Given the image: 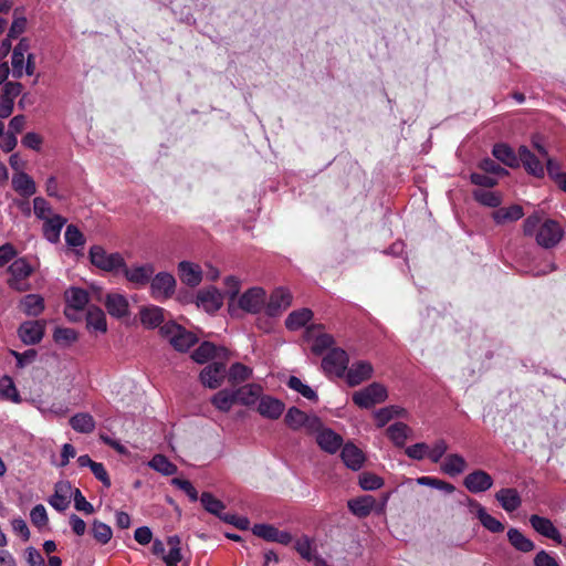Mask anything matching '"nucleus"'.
Segmentation results:
<instances>
[{"label":"nucleus","mask_w":566,"mask_h":566,"mask_svg":"<svg viewBox=\"0 0 566 566\" xmlns=\"http://www.w3.org/2000/svg\"><path fill=\"white\" fill-rule=\"evenodd\" d=\"M200 502L203 509L210 514H213L219 518L222 516L226 505L210 492H202L200 495Z\"/></svg>","instance_id":"48"},{"label":"nucleus","mask_w":566,"mask_h":566,"mask_svg":"<svg viewBox=\"0 0 566 566\" xmlns=\"http://www.w3.org/2000/svg\"><path fill=\"white\" fill-rule=\"evenodd\" d=\"M23 313L28 316H39L44 311V298L39 294H28L20 303Z\"/></svg>","instance_id":"38"},{"label":"nucleus","mask_w":566,"mask_h":566,"mask_svg":"<svg viewBox=\"0 0 566 566\" xmlns=\"http://www.w3.org/2000/svg\"><path fill=\"white\" fill-rule=\"evenodd\" d=\"M522 163L525 170L537 178L544 177V167L541 160L526 147L518 148V164Z\"/></svg>","instance_id":"20"},{"label":"nucleus","mask_w":566,"mask_h":566,"mask_svg":"<svg viewBox=\"0 0 566 566\" xmlns=\"http://www.w3.org/2000/svg\"><path fill=\"white\" fill-rule=\"evenodd\" d=\"M122 273L130 283L136 285H146L150 282L151 276L155 273V268L150 263L128 268L125 263V268H123Z\"/></svg>","instance_id":"17"},{"label":"nucleus","mask_w":566,"mask_h":566,"mask_svg":"<svg viewBox=\"0 0 566 566\" xmlns=\"http://www.w3.org/2000/svg\"><path fill=\"white\" fill-rule=\"evenodd\" d=\"M523 216V208L520 205H512L507 208H499L492 212V218L497 224L517 221Z\"/></svg>","instance_id":"36"},{"label":"nucleus","mask_w":566,"mask_h":566,"mask_svg":"<svg viewBox=\"0 0 566 566\" xmlns=\"http://www.w3.org/2000/svg\"><path fill=\"white\" fill-rule=\"evenodd\" d=\"M340 458L345 465L354 471L359 470L365 461L364 453L353 443H346L340 452Z\"/></svg>","instance_id":"29"},{"label":"nucleus","mask_w":566,"mask_h":566,"mask_svg":"<svg viewBox=\"0 0 566 566\" xmlns=\"http://www.w3.org/2000/svg\"><path fill=\"white\" fill-rule=\"evenodd\" d=\"M266 293L262 287H251L247 290L238 300V307L250 314H259L265 310Z\"/></svg>","instance_id":"7"},{"label":"nucleus","mask_w":566,"mask_h":566,"mask_svg":"<svg viewBox=\"0 0 566 566\" xmlns=\"http://www.w3.org/2000/svg\"><path fill=\"white\" fill-rule=\"evenodd\" d=\"M197 304L209 313L217 312L223 304V295L216 287L201 290L197 295Z\"/></svg>","instance_id":"18"},{"label":"nucleus","mask_w":566,"mask_h":566,"mask_svg":"<svg viewBox=\"0 0 566 566\" xmlns=\"http://www.w3.org/2000/svg\"><path fill=\"white\" fill-rule=\"evenodd\" d=\"M224 285L227 287L226 294L229 297V311H230L231 315L233 316L235 308L232 307V303L235 301L237 296L239 295L241 283L238 277L230 275V276L226 277Z\"/></svg>","instance_id":"54"},{"label":"nucleus","mask_w":566,"mask_h":566,"mask_svg":"<svg viewBox=\"0 0 566 566\" xmlns=\"http://www.w3.org/2000/svg\"><path fill=\"white\" fill-rule=\"evenodd\" d=\"M148 464L153 470H155L164 475H172L178 470L177 465L175 463H172L164 454H155Z\"/></svg>","instance_id":"47"},{"label":"nucleus","mask_w":566,"mask_h":566,"mask_svg":"<svg viewBox=\"0 0 566 566\" xmlns=\"http://www.w3.org/2000/svg\"><path fill=\"white\" fill-rule=\"evenodd\" d=\"M359 485L363 490H377L380 489L384 485V480L370 472H363L359 475Z\"/></svg>","instance_id":"58"},{"label":"nucleus","mask_w":566,"mask_h":566,"mask_svg":"<svg viewBox=\"0 0 566 566\" xmlns=\"http://www.w3.org/2000/svg\"><path fill=\"white\" fill-rule=\"evenodd\" d=\"M66 308L65 315L73 319L70 310L83 311L90 302V296L86 290L81 287H71L65 292Z\"/></svg>","instance_id":"19"},{"label":"nucleus","mask_w":566,"mask_h":566,"mask_svg":"<svg viewBox=\"0 0 566 566\" xmlns=\"http://www.w3.org/2000/svg\"><path fill=\"white\" fill-rule=\"evenodd\" d=\"M564 234L565 230L558 221L545 219L536 233L535 241L544 249H553L562 241Z\"/></svg>","instance_id":"4"},{"label":"nucleus","mask_w":566,"mask_h":566,"mask_svg":"<svg viewBox=\"0 0 566 566\" xmlns=\"http://www.w3.org/2000/svg\"><path fill=\"white\" fill-rule=\"evenodd\" d=\"M198 343V337L187 331L184 326L181 327L180 333H178L174 339H171V346L180 353L187 352L189 348H191L193 345Z\"/></svg>","instance_id":"41"},{"label":"nucleus","mask_w":566,"mask_h":566,"mask_svg":"<svg viewBox=\"0 0 566 566\" xmlns=\"http://www.w3.org/2000/svg\"><path fill=\"white\" fill-rule=\"evenodd\" d=\"M88 256L94 266L105 272H118L125 268V260L120 253H107L101 245L91 247Z\"/></svg>","instance_id":"1"},{"label":"nucleus","mask_w":566,"mask_h":566,"mask_svg":"<svg viewBox=\"0 0 566 566\" xmlns=\"http://www.w3.org/2000/svg\"><path fill=\"white\" fill-rule=\"evenodd\" d=\"M45 332V324L42 321L24 322L18 328V335L23 344L36 345L39 344Z\"/></svg>","instance_id":"14"},{"label":"nucleus","mask_w":566,"mask_h":566,"mask_svg":"<svg viewBox=\"0 0 566 566\" xmlns=\"http://www.w3.org/2000/svg\"><path fill=\"white\" fill-rule=\"evenodd\" d=\"M313 317V312L310 308H301L293 311L285 319V326L290 331H297L304 327Z\"/></svg>","instance_id":"40"},{"label":"nucleus","mask_w":566,"mask_h":566,"mask_svg":"<svg viewBox=\"0 0 566 566\" xmlns=\"http://www.w3.org/2000/svg\"><path fill=\"white\" fill-rule=\"evenodd\" d=\"M227 376L226 364L222 361H213L208 364L199 375L203 386L216 389L220 387Z\"/></svg>","instance_id":"12"},{"label":"nucleus","mask_w":566,"mask_h":566,"mask_svg":"<svg viewBox=\"0 0 566 566\" xmlns=\"http://www.w3.org/2000/svg\"><path fill=\"white\" fill-rule=\"evenodd\" d=\"M12 188L23 197H30L36 191L34 180L23 171H18L13 175Z\"/></svg>","instance_id":"32"},{"label":"nucleus","mask_w":566,"mask_h":566,"mask_svg":"<svg viewBox=\"0 0 566 566\" xmlns=\"http://www.w3.org/2000/svg\"><path fill=\"white\" fill-rule=\"evenodd\" d=\"M294 548L305 560L311 562L314 558L313 542L307 535L297 538Z\"/></svg>","instance_id":"57"},{"label":"nucleus","mask_w":566,"mask_h":566,"mask_svg":"<svg viewBox=\"0 0 566 566\" xmlns=\"http://www.w3.org/2000/svg\"><path fill=\"white\" fill-rule=\"evenodd\" d=\"M164 312V308L156 305L144 306L139 312L140 322L147 328L159 327L165 321Z\"/></svg>","instance_id":"30"},{"label":"nucleus","mask_w":566,"mask_h":566,"mask_svg":"<svg viewBox=\"0 0 566 566\" xmlns=\"http://www.w3.org/2000/svg\"><path fill=\"white\" fill-rule=\"evenodd\" d=\"M65 242L73 248L83 247L85 244L84 234L74 224H69L65 230Z\"/></svg>","instance_id":"55"},{"label":"nucleus","mask_w":566,"mask_h":566,"mask_svg":"<svg viewBox=\"0 0 566 566\" xmlns=\"http://www.w3.org/2000/svg\"><path fill=\"white\" fill-rule=\"evenodd\" d=\"M511 546L521 553H531L535 549V543L526 537L518 528L510 527L506 533Z\"/></svg>","instance_id":"28"},{"label":"nucleus","mask_w":566,"mask_h":566,"mask_svg":"<svg viewBox=\"0 0 566 566\" xmlns=\"http://www.w3.org/2000/svg\"><path fill=\"white\" fill-rule=\"evenodd\" d=\"M468 463L465 459L458 453L448 454L441 464V471L450 476H455L465 471Z\"/></svg>","instance_id":"35"},{"label":"nucleus","mask_w":566,"mask_h":566,"mask_svg":"<svg viewBox=\"0 0 566 566\" xmlns=\"http://www.w3.org/2000/svg\"><path fill=\"white\" fill-rule=\"evenodd\" d=\"M494 496L501 507L509 513L516 511L522 505V497L514 488H503Z\"/></svg>","instance_id":"22"},{"label":"nucleus","mask_w":566,"mask_h":566,"mask_svg":"<svg viewBox=\"0 0 566 566\" xmlns=\"http://www.w3.org/2000/svg\"><path fill=\"white\" fill-rule=\"evenodd\" d=\"M105 307L108 314L116 318H122L129 314L128 301L122 294H107L105 300Z\"/></svg>","instance_id":"25"},{"label":"nucleus","mask_w":566,"mask_h":566,"mask_svg":"<svg viewBox=\"0 0 566 566\" xmlns=\"http://www.w3.org/2000/svg\"><path fill=\"white\" fill-rule=\"evenodd\" d=\"M277 528L271 524H254L252 527L253 535L266 541L273 542L276 536Z\"/></svg>","instance_id":"59"},{"label":"nucleus","mask_w":566,"mask_h":566,"mask_svg":"<svg viewBox=\"0 0 566 566\" xmlns=\"http://www.w3.org/2000/svg\"><path fill=\"white\" fill-rule=\"evenodd\" d=\"M70 426L77 432L91 433L95 429V420L90 413L80 412L71 417Z\"/></svg>","instance_id":"42"},{"label":"nucleus","mask_w":566,"mask_h":566,"mask_svg":"<svg viewBox=\"0 0 566 566\" xmlns=\"http://www.w3.org/2000/svg\"><path fill=\"white\" fill-rule=\"evenodd\" d=\"M43 235L51 243L60 241L61 230L66 223V218L60 214H52L51 218L43 220Z\"/></svg>","instance_id":"27"},{"label":"nucleus","mask_w":566,"mask_h":566,"mask_svg":"<svg viewBox=\"0 0 566 566\" xmlns=\"http://www.w3.org/2000/svg\"><path fill=\"white\" fill-rule=\"evenodd\" d=\"M530 524L534 531L542 536L547 537L557 544L563 543L559 531L549 518L533 514L530 516Z\"/></svg>","instance_id":"16"},{"label":"nucleus","mask_w":566,"mask_h":566,"mask_svg":"<svg viewBox=\"0 0 566 566\" xmlns=\"http://www.w3.org/2000/svg\"><path fill=\"white\" fill-rule=\"evenodd\" d=\"M478 167L485 174H489V175H495V176H501V175H507L509 171L501 167L495 160L491 159V158H484L482 159Z\"/></svg>","instance_id":"61"},{"label":"nucleus","mask_w":566,"mask_h":566,"mask_svg":"<svg viewBox=\"0 0 566 566\" xmlns=\"http://www.w3.org/2000/svg\"><path fill=\"white\" fill-rule=\"evenodd\" d=\"M285 409V405L280 399L271 396H262L258 406V412L268 419H279Z\"/></svg>","instance_id":"21"},{"label":"nucleus","mask_w":566,"mask_h":566,"mask_svg":"<svg viewBox=\"0 0 566 566\" xmlns=\"http://www.w3.org/2000/svg\"><path fill=\"white\" fill-rule=\"evenodd\" d=\"M468 506L471 513L475 514V517L480 521L481 525L491 533H502L505 530V525L490 515L485 507L480 504L476 500L468 497Z\"/></svg>","instance_id":"9"},{"label":"nucleus","mask_w":566,"mask_h":566,"mask_svg":"<svg viewBox=\"0 0 566 566\" xmlns=\"http://www.w3.org/2000/svg\"><path fill=\"white\" fill-rule=\"evenodd\" d=\"M306 415L297 407H291L285 415L284 422L292 430H298L303 428Z\"/></svg>","instance_id":"52"},{"label":"nucleus","mask_w":566,"mask_h":566,"mask_svg":"<svg viewBox=\"0 0 566 566\" xmlns=\"http://www.w3.org/2000/svg\"><path fill=\"white\" fill-rule=\"evenodd\" d=\"M73 488L69 481H59L54 485V493L48 500L49 504L57 512L65 511L71 503Z\"/></svg>","instance_id":"15"},{"label":"nucleus","mask_w":566,"mask_h":566,"mask_svg":"<svg viewBox=\"0 0 566 566\" xmlns=\"http://www.w3.org/2000/svg\"><path fill=\"white\" fill-rule=\"evenodd\" d=\"M349 364L346 350L339 347L332 348L322 360V368L327 375L343 378Z\"/></svg>","instance_id":"5"},{"label":"nucleus","mask_w":566,"mask_h":566,"mask_svg":"<svg viewBox=\"0 0 566 566\" xmlns=\"http://www.w3.org/2000/svg\"><path fill=\"white\" fill-rule=\"evenodd\" d=\"M492 155L510 168L518 167V154L516 155L507 144L499 143L493 146Z\"/></svg>","instance_id":"34"},{"label":"nucleus","mask_w":566,"mask_h":566,"mask_svg":"<svg viewBox=\"0 0 566 566\" xmlns=\"http://www.w3.org/2000/svg\"><path fill=\"white\" fill-rule=\"evenodd\" d=\"M323 325L312 324L306 327L304 338L312 342L311 350L314 355L319 356L325 350L332 349L334 345V337L329 334L323 333Z\"/></svg>","instance_id":"6"},{"label":"nucleus","mask_w":566,"mask_h":566,"mask_svg":"<svg viewBox=\"0 0 566 566\" xmlns=\"http://www.w3.org/2000/svg\"><path fill=\"white\" fill-rule=\"evenodd\" d=\"M542 218L537 212L528 216L523 222V233L525 237H536V233L542 224Z\"/></svg>","instance_id":"60"},{"label":"nucleus","mask_w":566,"mask_h":566,"mask_svg":"<svg viewBox=\"0 0 566 566\" xmlns=\"http://www.w3.org/2000/svg\"><path fill=\"white\" fill-rule=\"evenodd\" d=\"M448 450V443L443 439H439L434 442L433 447L430 449L428 447L427 457L432 463H438L446 454Z\"/></svg>","instance_id":"63"},{"label":"nucleus","mask_w":566,"mask_h":566,"mask_svg":"<svg viewBox=\"0 0 566 566\" xmlns=\"http://www.w3.org/2000/svg\"><path fill=\"white\" fill-rule=\"evenodd\" d=\"M178 271L181 282L190 287L199 285L202 280L200 266L191 262L181 261L178 265Z\"/></svg>","instance_id":"24"},{"label":"nucleus","mask_w":566,"mask_h":566,"mask_svg":"<svg viewBox=\"0 0 566 566\" xmlns=\"http://www.w3.org/2000/svg\"><path fill=\"white\" fill-rule=\"evenodd\" d=\"M221 352L226 354L227 349L217 347L211 342H202L199 347L193 350L191 358L198 364H205L214 357L221 356Z\"/></svg>","instance_id":"31"},{"label":"nucleus","mask_w":566,"mask_h":566,"mask_svg":"<svg viewBox=\"0 0 566 566\" xmlns=\"http://www.w3.org/2000/svg\"><path fill=\"white\" fill-rule=\"evenodd\" d=\"M252 376V369L241 363H234L231 365L228 374V380L231 385L235 386L244 382Z\"/></svg>","instance_id":"45"},{"label":"nucleus","mask_w":566,"mask_h":566,"mask_svg":"<svg viewBox=\"0 0 566 566\" xmlns=\"http://www.w3.org/2000/svg\"><path fill=\"white\" fill-rule=\"evenodd\" d=\"M374 374L373 365L367 360H358L353 363L350 366L347 365V370L343 378L349 387H356L361 382L370 379Z\"/></svg>","instance_id":"11"},{"label":"nucleus","mask_w":566,"mask_h":566,"mask_svg":"<svg viewBox=\"0 0 566 566\" xmlns=\"http://www.w3.org/2000/svg\"><path fill=\"white\" fill-rule=\"evenodd\" d=\"M53 339L60 345H70L77 339V333L73 328L56 327L53 333Z\"/></svg>","instance_id":"56"},{"label":"nucleus","mask_w":566,"mask_h":566,"mask_svg":"<svg viewBox=\"0 0 566 566\" xmlns=\"http://www.w3.org/2000/svg\"><path fill=\"white\" fill-rule=\"evenodd\" d=\"M472 195L476 202L485 207L499 208L502 203L501 195L494 191L476 189Z\"/></svg>","instance_id":"46"},{"label":"nucleus","mask_w":566,"mask_h":566,"mask_svg":"<svg viewBox=\"0 0 566 566\" xmlns=\"http://www.w3.org/2000/svg\"><path fill=\"white\" fill-rule=\"evenodd\" d=\"M30 518L32 524L38 528L46 526L49 522L46 510L42 504H38L31 510Z\"/></svg>","instance_id":"64"},{"label":"nucleus","mask_w":566,"mask_h":566,"mask_svg":"<svg viewBox=\"0 0 566 566\" xmlns=\"http://www.w3.org/2000/svg\"><path fill=\"white\" fill-rule=\"evenodd\" d=\"M388 397L387 389L379 382H373L353 394V402L359 408L369 409L384 402Z\"/></svg>","instance_id":"2"},{"label":"nucleus","mask_w":566,"mask_h":566,"mask_svg":"<svg viewBox=\"0 0 566 566\" xmlns=\"http://www.w3.org/2000/svg\"><path fill=\"white\" fill-rule=\"evenodd\" d=\"M286 385L289 386V388L297 391L298 394H301L304 398H306L308 400H312V401L318 400L317 394L308 385L303 384L302 380L296 376H291L289 378Z\"/></svg>","instance_id":"51"},{"label":"nucleus","mask_w":566,"mask_h":566,"mask_svg":"<svg viewBox=\"0 0 566 566\" xmlns=\"http://www.w3.org/2000/svg\"><path fill=\"white\" fill-rule=\"evenodd\" d=\"M180 544L181 541L178 535L168 536L167 545L169 546V552L163 559L167 566H178V563L181 562L182 555Z\"/></svg>","instance_id":"43"},{"label":"nucleus","mask_w":566,"mask_h":566,"mask_svg":"<svg viewBox=\"0 0 566 566\" xmlns=\"http://www.w3.org/2000/svg\"><path fill=\"white\" fill-rule=\"evenodd\" d=\"M33 210L36 218L41 220H45L51 218L52 207L50 203L42 197H36L33 199Z\"/></svg>","instance_id":"62"},{"label":"nucleus","mask_w":566,"mask_h":566,"mask_svg":"<svg viewBox=\"0 0 566 566\" xmlns=\"http://www.w3.org/2000/svg\"><path fill=\"white\" fill-rule=\"evenodd\" d=\"M493 478L486 471L476 469L463 479L465 489L474 494L485 492L493 486Z\"/></svg>","instance_id":"13"},{"label":"nucleus","mask_w":566,"mask_h":566,"mask_svg":"<svg viewBox=\"0 0 566 566\" xmlns=\"http://www.w3.org/2000/svg\"><path fill=\"white\" fill-rule=\"evenodd\" d=\"M210 402L221 412H228L232 408L234 403H237V398L234 390L230 389H221L217 394H214Z\"/></svg>","instance_id":"39"},{"label":"nucleus","mask_w":566,"mask_h":566,"mask_svg":"<svg viewBox=\"0 0 566 566\" xmlns=\"http://www.w3.org/2000/svg\"><path fill=\"white\" fill-rule=\"evenodd\" d=\"M176 280L167 272L156 274L150 281L151 296L158 301L169 298L174 294Z\"/></svg>","instance_id":"8"},{"label":"nucleus","mask_w":566,"mask_h":566,"mask_svg":"<svg viewBox=\"0 0 566 566\" xmlns=\"http://www.w3.org/2000/svg\"><path fill=\"white\" fill-rule=\"evenodd\" d=\"M262 392V387L256 384H248L234 390L237 402L251 406L256 402Z\"/></svg>","instance_id":"33"},{"label":"nucleus","mask_w":566,"mask_h":566,"mask_svg":"<svg viewBox=\"0 0 566 566\" xmlns=\"http://www.w3.org/2000/svg\"><path fill=\"white\" fill-rule=\"evenodd\" d=\"M292 294L284 287L275 289L265 306V314L269 317H276L292 304Z\"/></svg>","instance_id":"10"},{"label":"nucleus","mask_w":566,"mask_h":566,"mask_svg":"<svg viewBox=\"0 0 566 566\" xmlns=\"http://www.w3.org/2000/svg\"><path fill=\"white\" fill-rule=\"evenodd\" d=\"M348 510L357 517H367L376 506V500L371 495H363L352 499L347 503Z\"/></svg>","instance_id":"26"},{"label":"nucleus","mask_w":566,"mask_h":566,"mask_svg":"<svg viewBox=\"0 0 566 566\" xmlns=\"http://www.w3.org/2000/svg\"><path fill=\"white\" fill-rule=\"evenodd\" d=\"M0 392L4 399L14 403H20L22 401L14 381L10 376H3L0 379Z\"/></svg>","instance_id":"49"},{"label":"nucleus","mask_w":566,"mask_h":566,"mask_svg":"<svg viewBox=\"0 0 566 566\" xmlns=\"http://www.w3.org/2000/svg\"><path fill=\"white\" fill-rule=\"evenodd\" d=\"M92 534L96 542H98L102 545H105L111 541L113 536V531L111 526L107 525L106 523L95 520L92 526Z\"/></svg>","instance_id":"53"},{"label":"nucleus","mask_w":566,"mask_h":566,"mask_svg":"<svg viewBox=\"0 0 566 566\" xmlns=\"http://www.w3.org/2000/svg\"><path fill=\"white\" fill-rule=\"evenodd\" d=\"M86 324L88 328L94 331L106 333L107 323L106 316L103 310L96 305H91L86 313Z\"/></svg>","instance_id":"37"},{"label":"nucleus","mask_w":566,"mask_h":566,"mask_svg":"<svg viewBox=\"0 0 566 566\" xmlns=\"http://www.w3.org/2000/svg\"><path fill=\"white\" fill-rule=\"evenodd\" d=\"M410 428L403 422H395L387 428V436L398 448H402Z\"/></svg>","instance_id":"44"},{"label":"nucleus","mask_w":566,"mask_h":566,"mask_svg":"<svg viewBox=\"0 0 566 566\" xmlns=\"http://www.w3.org/2000/svg\"><path fill=\"white\" fill-rule=\"evenodd\" d=\"M8 272L10 274L8 285L12 290L25 292L30 289V284L27 280L33 273V268L24 258L14 260L9 265Z\"/></svg>","instance_id":"3"},{"label":"nucleus","mask_w":566,"mask_h":566,"mask_svg":"<svg viewBox=\"0 0 566 566\" xmlns=\"http://www.w3.org/2000/svg\"><path fill=\"white\" fill-rule=\"evenodd\" d=\"M406 413V410L403 408L397 407V406H389L379 409L375 413V418L377 420V424L379 427H384L387 424L392 418L395 417H402Z\"/></svg>","instance_id":"50"},{"label":"nucleus","mask_w":566,"mask_h":566,"mask_svg":"<svg viewBox=\"0 0 566 566\" xmlns=\"http://www.w3.org/2000/svg\"><path fill=\"white\" fill-rule=\"evenodd\" d=\"M316 442L322 450L334 454L342 448L343 438L332 429L325 428L316 436Z\"/></svg>","instance_id":"23"}]
</instances>
